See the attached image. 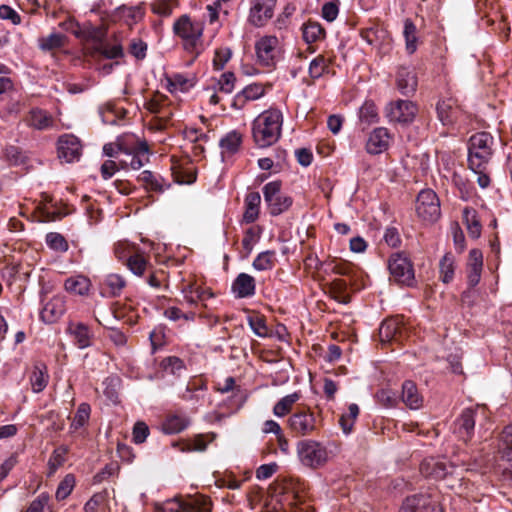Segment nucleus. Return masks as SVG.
I'll use <instances>...</instances> for the list:
<instances>
[{
	"mask_svg": "<svg viewBox=\"0 0 512 512\" xmlns=\"http://www.w3.org/2000/svg\"><path fill=\"white\" fill-rule=\"evenodd\" d=\"M359 414V407L357 404H350L348 412L341 415L339 424L345 434H349L354 426V422Z\"/></svg>",
	"mask_w": 512,
	"mask_h": 512,
	"instance_id": "48",
	"label": "nucleus"
},
{
	"mask_svg": "<svg viewBox=\"0 0 512 512\" xmlns=\"http://www.w3.org/2000/svg\"><path fill=\"white\" fill-rule=\"evenodd\" d=\"M168 82L169 86L171 87L170 91L178 89L180 91H186L194 85L192 79H189L185 75L179 73L173 74L168 79Z\"/></svg>",
	"mask_w": 512,
	"mask_h": 512,
	"instance_id": "58",
	"label": "nucleus"
},
{
	"mask_svg": "<svg viewBox=\"0 0 512 512\" xmlns=\"http://www.w3.org/2000/svg\"><path fill=\"white\" fill-rule=\"evenodd\" d=\"M167 97L159 92L154 93L152 98L146 102V109L154 114H162L167 104Z\"/></svg>",
	"mask_w": 512,
	"mask_h": 512,
	"instance_id": "57",
	"label": "nucleus"
},
{
	"mask_svg": "<svg viewBox=\"0 0 512 512\" xmlns=\"http://www.w3.org/2000/svg\"><path fill=\"white\" fill-rule=\"evenodd\" d=\"M138 182L148 191L162 192L164 191V180L157 174L149 170L142 171L138 178Z\"/></svg>",
	"mask_w": 512,
	"mask_h": 512,
	"instance_id": "39",
	"label": "nucleus"
},
{
	"mask_svg": "<svg viewBox=\"0 0 512 512\" xmlns=\"http://www.w3.org/2000/svg\"><path fill=\"white\" fill-rule=\"evenodd\" d=\"M332 55L320 54L314 58L309 65V74L313 79H318L321 76L329 73L330 65L333 62Z\"/></svg>",
	"mask_w": 512,
	"mask_h": 512,
	"instance_id": "32",
	"label": "nucleus"
},
{
	"mask_svg": "<svg viewBox=\"0 0 512 512\" xmlns=\"http://www.w3.org/2000/svg\"><path fill=\"white\" fill-rule=\"evenodd\" d=\"M451 468L446 462L434 458L425 459L420 464V472L425 477L434 479H444L451 472Z\"/></svg>",
	"mask_w": 512,
	"mask_h": 512,
	"instance_id": "23",
	"label": "nucleus"
},
{
	"mask_svg": "<svg viewBox=\"0 0 512 512\" xmlns=\"http://www.w3.org/2000/svg\"><path fill=\"white\" fill-rule=\"evenodd\" d=\"M76 484V479L73 474H67L65 477L60 481L56 493L55 498L58 501L65 500L73 491Z\"/></svg>",
	"mask_w": 512,
	"mask_h": 512,
	"instance_id": "49",
	"label": "nucleus"
},
{
	"mask_svg": "<svg viewBox=\"0 0 512 512\" xmlns=\"http://www.w3.org/2000/svg\"><path fill=\"white\" fill-rule=\"evenodd\" d=\"M211 510L210 498L202 494H195L167 501L161 512H211Z\"/></svg>",
	"mask_w": 512,
	"mask_h": 512,
	"instance_id": "8",
	"label": "nucleus"
},
{
	"mask_svg": "<svg viewBox=\"0 0 512 512\" xmlns=\"http://www.w3.org/2000/svg\"><path fill=\"white\" fill-rule=\"evenodd\" d=\"M150 149L146 141H138L133 146V157L130 162H125L126 166L133 170H138L149 161Z\"/></svg>",
	"mask_w": 512,
	"mask_h": 512,
	"instance_id": "30",
	"label": "nucleus"
},
{
	"mask_svg": "<svg viewBox=\"0 0 512 512\" xmlns=\"http://www.w3.org/2000/svg\"><path fill=\"white\" fill-rule=\"evenodd\" d=\"M248 323L253 332L259 337H268L269 328L266 325V320L263 316L256 314L248 318Z\"/></svg>",
	"mask_w": 512,
	"mask_h": 512,
	"instance_id": "56",
	"label": "nucleus"
},
{
	"mask_svg": "<svg viewBox=\"0 0 512 512\" xmlns=\"http://www.w3.org/2000/svg\"><path fill=\"white\" fill-rule=\"evenodd\" d=\"M437 113L444 125H451L457 122L462 116V110L457 101L453 98L444 99L437 104Z\"/></svg>",
	"mask_w": 512,
	"mask_h": 512,
	"instance_id": "20",
	"label": "nucleus"
},
{
	"mask_svg": "<svg viewBox=\"0 0 512 512\" xmlns=\"http://www.w3.org/2000/svg\"><path fill=\"white\" fill-rule=\"evenodd\" d=\"M264 200L268 204L269 212L273 216L287 211L292 205V198L281 193V183L273 181L263 187Z\"/></svg>",
	"mask_w": 512,
	"mask_h": 512,
	"instance_id": "9",
	"label": "nucleus"
},
{
	"mask_svg": "<svg viewBox=\"0 0 512 512\" xmlns=\"http://www.w3.org/2000/svg\"><path fill=\"white\" fill-rule=\"evenodd\" d=\"M232 51L228 47H221L215 50L213 58V67L215 70H222L226 63L231 59Z\"/></svg>",
	"mask_w": 512,
	"mask_h": 512,
	"instance_id": "60",
	"label": "nucleus"
},
{
	"mask_svg": "<svg viewBox=\"0 0 512 512\" xmlns=\"http://www.w3.org/2000/svg\"><path fill=\"white\" fill-rule=\"evenodd\" d=\"M297 455L304 466L312 469L323 467L330 458L327 448L321 442L312 439L298 442Z\"/></svg>",
	"mask_w": 512,
	"mask_h": 512,
	"instance_id": "5",
	"label": "nucleus"
},
{
	"mask_svg": "<svg viewBox=\"0 0 512 512\" xmlns=\"http://www.w3.org/2000/svg\"><path fill=\"white\" fill-rule=\"evenodd\" d=\"M66 332L72 337L73 343L79 349H85L92 345L93 333L86 324L71 321L68 323Z\"/></svg>",
	"mask_w": 512,
	"mask_h": 512,
	"instance_id": "17",
	"label": "nucleus"
},
{
	"mask_svg": "<svg viewBox=\"0 0 512 512\" xmlns=\"http://www.w3.org/2000/svg\"><path fill=\"white\" fill-rule=\"evenodd\" d=\"M455 261L451 253H446L439 263L440 279L444 283H449L454 277Z\"/></svg>",
	"mask_w": 512,
	"mask_h": 512,
	"instance_id": "44",
	"label": "nucleus"
},
{
	"mask_svg": "<svg viewBox=\"0 0 512 512\" xmlns=\"http://www.w3.org/2000/svg\"><path fill=\"white\" fill-rule=\"evenodd\" d=\"M283 115L278 109H269L258 115L252 125V136L258 147L276 143L281 136Z\"/></svg>",
	"mask_w": 512,
	"mask_h": 512,
	"instance_id": "1",
	"label": "nucleus"
},
{
	"mask_svg": "<svg viewBox=\"0 0 512 512\" xmlns=\"http://www.w3.org/2000/svg\"><path fill=\"white\" fill-rule=\"evenodd\" d=\"M92 286L90 278L82 274L70 276L64 281V290L67 293L81 297L89 296Z\"/></svg>",
	"mask_w": 512,
	"mask_h": 512,
	"instance_id": "21",
	"label": "nucleus"
},
{
	"mask_svg": "<svg viewBox=\"0 0 512 512\" xmlns=\"http://www.w3.org/2000/svg\"><path fill=\"white\" fill-rule=\"evenodd\" d=\"M402 401L410 409H419L423 404V397L418 392L414 382L405 381L402 385Z\"/></svg>",
	"mask_w": 512,
	"mask_h": 512,
	"instance_id": "29",
	"label": "nucleus"
},
{
	"mask_svg": "<svg viewBox=\"0 0 512 512\" xmlns=\"http://www.w3.org/2000/svg\"><path fill=\"white\" fill-rule=\"evenodd\" d=\"M125 287V279L119 274L111 273L105 277L101 284V294L103 296L117 297Z\"/></svg>",
	"mask_w": 512,
	"mask_h": 512,
	"instance_id": "28",
	"label": "nucleus"
},
{
	"mask_svg": "<svg viewBox=\"0 0 512 512\" xmlns=\"http://www.w3.org/2000/svg\"><path fill=\"white\" fill-rule=\"evenodd\" d=\"M50 496L48 493L39 494L27 507L24 512H44L48 506Z\"/></svg>",
	"mask_w": 512,
	"mask_h": 512,
	"instance_id": "64",
	"label": "nucleus"
},
{
	"mask_svg": "<svg viewBox=\"0 0 512 512\" xmlns=\"http://www.w3.org/2000/svg\"><path fill=\"white\" fill-rule=\"evenodd\" d=\"M261 197L258 192H250L245 197V212L243 221L245 223H253L259 216V206Z\"/></svg>",
	"mask_w": 512,
	"mask_h": 512,
	"instance_id": "34",
	"label": "nucleus"
},
{
	"mask_svg": "<svg viewBox=\"0 0 512 512\" xmlns=\"http://www.w3.org/2000/svg\"><path fill=\"white\" fill-rule=\"evenodd\" d=\"M403 35L407 52L413 54L417 50V28L410 19L404 21Z\"/></svg>",
	"mask_w": 512,
	"mask_h": 512,
	"instance_id": "45",
	"label": "nucleus"
},
{
	"mask_svg": "<svg viewBox=\"0 0 512 512\" xmlns=\"http://www.w3.org/2000/svg\"><path fill=\"white\" fill-rule=\"evenodd\" d=\"M303 39L306 43L311 44L325 39L326 32L322 25L318 22L308 21L302 27Z\"/></svg>",
	"mask_w": 512,
	"mask_h": 512,
	"instance_id": "38",
	"label": "nucleus"
},
{
	"mask_svg": "<svg viewBox=\"0 0 512 512\" xmlns=\"http://www.w3.org/2000/svg\"><path fill=\"white\" fill-rule=\"evenodd\" d=\"M483 268V254L479 249L469 252L467 263V279L470 287H475L480 279Z\"/></svg>",
	"mask_w": 512,
	"mask_h": 512,
	"instance_id": "22",
	"label": "nucleus"
},
{
	"mask_svg": "<svg viewBox=\"0 0 512 512\" xmlns=\"http://www.w3.org/2000/svg\"><path fill=\"white\" fill-rule=\"evenodd\" d=\"M277 0H252L248 22L255 27H264L273 17Z\"/></svg>",
	"mask_w": 512,
	"mask_h": 512,
	"instance_id": "12",
	"label": "nucleus"
},
{
	"mask_svg": "<svg viewBox=\"0 0 512 512\" xmlns=\"http://www.w3.org/2000/svg\"><path fill=\"white\" fill-rule=\"evenodd\" d=\"M47 245L57 251H66L68 249V243L65 238L59 233H48L46 235Z\"/></svg>",
	"mask_w": 512,
	"mask_h": 512,
	"instance_id": "63",
	"label": "nucleus"
},
{
	"mask_svg": "<svg viewBox=\"0 0 512 512\" xmlns=\"http://www.w3.org/2000/svg\"><path fill=\"white\" fill-rule=\"evenodd\" d=\"M415 211L418 218L426 223H434L441 216L440 201L431 189L419 192L415 201Z\"/></svg>",
	"mask_w": 512,
	"mask_h": 512,
	"instance_id": "7",
	"label": "nucleus"
},
{
	"mask_svg": "<svg viewBox=\"0 0 512 512\" xmlns=\"http://www.w3.org/2000/svg\"><path fill=\"white\" fill-rule=\"evenodd\" d=\"M257 63L272 70L275 68L281 56L279 39L274 35H264L255 42Z\"/></svg>",
	"mask_w": 512,
	"mask_h": 512,
	"instance_id": "6",
	"label": "nucleus"
},
{
	"mask_svg": "<svg viewBox=\"0 0 512 512\" xmlns=\"http://www.w3.org/2000/svg\"><path fill=\"white\" fill-rule=\"evenodd\" d=\"M300 393L294 392L282 397L273 407V414L277 417H285L288 415L294 404L300 399Z\"/></svg>",
	"mask_w": 512,
	"mask_h": 512,
	"instance_id": "40",
	"label": "nucleus"
},
{
	"mask_svg": "<svg viewBox=\"0 0 512 512\" xmlns=\"http://www.w3.org/2000/svg\"><path fill=\"white\" fill-rule=\"evenodd\" d=\"M66 36L61 33H51L48 36L39 38V47L43 51H51L64 46Z\"/></svg>",
	"mask_w": 512,
	"mask_h": 512,
	"instance_id": "46",
	"label": "nucleus"
},
{
	"mask_svg": "<svg viewBox=\"0 0 512 512\" xmlns=\"http://www.w3.org/2000/svg\"><path fill=\"white\" fill-rule=\"evenodd\" d=\"M487 420L488 411L485 406L476 405L465 408L454 421L453 433L459 440L468 443L474 436L476 424L478 423L481 427Z\"/></svg>",
	"mask_w": 512,
	"mask_h": 512,
	"instance_id": "3",
	"label": "nucleus"
},
{
	"mask_svg": "<svg viewBox=\"0 0 512 512\" xmlns=\"http://www.w3.org/2000/svg\"><path fill=\"white\" fill-rule=\"evenodd\" d=\"M242 143V134L236 130L227 133L220 141L223 152L234 154Z\"/></svg>",
	"mask_w": 512,
	"mask_h": 512,
	"instance_id": "43",
	"label": "nucleus"
},
{
	"mask_svg": "<svg viewBox=\"0 0 512 512\" xmlns=\"http://www.w3.org/2000/svg\"><path fill=\"white\" fill-rule=\"evenodd\" d=\"M396 83L397 88L402 94L408 95L413 93L418 83L414 70L410 67L401 66L397 71Z\"/></svg>",
	"mask_w": 512,
	"mask_h": 512,
	"instance_id": "24",
	"label": "nucleus"
},
{
	"mask_svg": "<svg viewBox=\"0 0 512 512\" xmlns=\"http://www.w3.org/2000/svg\"><path fill=\"white\" fill-rule=\"evenodd\" d=\"M288 426L297 436H307L317 430V421L313 412L302 410L288 418Z\"/></svg>",
	"mask_w": 512,
	"mask_h": 512,
	"instance_id": "14",
	"label": "nucleus"
},
{
	"mask_svg": "<svg viewBox=\"0 0 512 512\" xmlns=\"http://www.w3.org/2000/svg\"><path fill=\"white\" fill-rule=\"evenodd\" d=\"M407 333L402 319L399 317H392L384 320L379 328L380 342L385 345L389 343H401Z\"/></svg>",
	"mask_w": 512,
	"mask_h": 512,
	"instance_id": "13",
	"label": "nucleus"
},
{
	"mask_svg": "<svg viewBox=\"0 0 512 512\" xmlns=\"http://www.w3.org/2000/svg\"><path fill=\"white\" fill-rule=\"evenodd\" d=\"M58 157L66 163L78 161L82 155V144L73 134H64L57 141Z\"/></svg>",
	"mask_w": 512,
	"mask_h": 512,
	"instance_id": "15",
	"label": "nucleus"
},
{
	"mask_svg": "<svg viewBox=\"0 0 512 512\" xmlns=\"http://www.w3.org/2000/svg\"><path fill=\"white\" fill-rule=\"evenodd\" d=\"M125 264L127 268L137 276H142L150 265L149 257L145 256L140 250L128 258Z\"/></svg>",
	"mask_w": 512,
	"mask_h": 512,
	"instance_id": "42",
	"label": "nucleus"
},
{
	"mask_svg": "<svg viewBox=\"0 0 512 512\" xmlns=\"http://www.w3.org/2000/svg\"><path fill=\"white\" fill-rule=\"evenodd\" d=\"M276 264V254L274 251L267 250L258 254L254 259L252 266L258 271L271 270Z\"/></svg>",
	"mask_w": 512,
	"mask_h": 512,
	"instance_id": "47",
	"label": "nucleus"
},
{
	"mask_svg": "<svg viewBox=\"0 0 512 512\" xmlns=\"http://www.w3.org/2000/svg\"><path fill=\"white\" fill-rule=\"evenodd\" d=\"M255 289V279L247 273H240L232 284V291L238 298L253 296L255 294Z\"/></svg>",
	"mask_w": 512,
	"mask_h": 512,
	"instance_id": "27",
	"label": "nucleus"
},
{
	"mask_svg": "<svg viewBox=\"0 0 512 512\" xmlns=\"http://www.w3.org/2000/svg\"><path fill=\"white\" fill-rule=\"evenodd\" d=\"M185 300L191 304H197L199 301H204L213 297V293L208 288H203L196 283H189L182 289Z\"/></svg>",
	"mask_w": 512,
	"mask_h": 512,
	"instance_id": "31",
	"label": "nucleus"
},
{
	"mask_svg": "<svg viewBox=\"0 0 512 512\" xmlns=\"http://www.w3.org/2000/svg\"><path fill=\"white\" fill-rule=\"evenodd\" d=\"M499 447L502 457L507 461H512V423L504 428Z\"/></svg>",
	"mask_w": 512,
	"mask_h": 512,
	"instance_id": "51",
	"label": "nucleus"
},
{
	"mask_svg": "<svg viewBox=\"0 0 512 512\" xmlns=\"http://www.w3.org/2000/svg\"><path fill=\"white\" fill-rule=\"evenodd\" d=\"M346 291L347 282L345 280L336 278L330 283V293L338 302L347 303L349 301Z\"/></svg>",
	"mask_w": 512,
	"mask_h": 512,
	"instance_id": "53",
	"label": "nucleus"
},
{
	"mask_svg": "<svg viewBox=\"0 0 512 512\" xmlns=\"http://www.w3.org/2000/svg\"><path fill=\"white\" fill-rule=\"evenodd\" d=\"M494 138L488 132H479L470 137L468 164L470 169L487 168L494 152Z\"/></svg>",
	"mask_w": 512,
	"mask_h": 512,
	"instance_id": "4",
	"label": "nucleus"
},
{
	"mask_svg": "<svg viewBox=\"0 0 512 512\" xmlns=\"http://www.w3.org/2000/svg\"><path fill=\"white\" fill-rule=\"evenodd\" d=\"M328 269L337 275L351 276L354 272V267L351 263L346 261H331L328 263Z\"/></svg>",
	"mask_w": 512,
	"mask_h": 512,
	"instance_id": "62",
	"label": "nucleus"
},
{
	"mask_svg": "<svg viewBox=\"0 0 512 512\" xmlns=\"http://www.w3.org/2000/svg\"><path fill=\"white\" fill-rule=\"evenodd\" d=\"M435 502L436 499L430 494H415L405 498L399 508V512H428Z\"/></svg>",
	"mask_w": 512,
	"mask_h": 512,
	"instance_id": "18",
	"label": "nucleus"
},
{
	"mask_svg": "<svg viewBox=\"0 0 512 512\" xmlns=\"http://www.w3.org/2000/svg\"><path fill=\"white\" fill-rule=\"evenodd\" d=\"M261 229L258 226H253L247 229L242 239V246L246 250L247 254H250L253 250L254 244L260 237Z\"/></svg>",
	"mask_w": 512,
	"mask_h": 512,
	"instance_id": "59",
	"label": "nucleus"
},
{
	"mask_svg": "<svg viewBox=\"0 0 512 512\" xmlns=\"http://www.w3.org/2000/svg\"><path fill=\"white\" fill-rule=\"evenodd\" d=\"M203 31L204 24L200 21H193L188 15L180 16L173 25V32L182 39L184 49L196 56L203 49Z\"/></svg>",
	"mask_w": 512,
	"mask_h": 512,
	"instance_id": "2",
	"label": "nucleus"
},
{
	"mask_svg": "<svg viewBox=\"0 0 512 512\" xmlns=\"http://www.w3.org/2000/svg\"><path fill=\"white\" fill-rule=\"evenodd\" d=\"M171 171L174 180L179 184H191L196 180L195 170L188 163L184 166L181 163L174 162Z\"/></svg>",
	"mask_w": 512,
	"mask_h": 512,
	"instance_id": "35",
	"label": "nucleus"
},
{
	"mask_svg": "<svg viewBox=\"0 0 512 512\" xmlns=\"http://www.w3.org/2000/svg\"><path fill=\"white\" fill-rule=\"evenodd\" d=\"M90 412V405L87 403H81L77 408L75 416L70 425V429L72 431H77L78 429L82 428L88 422Z\"/></svg>",
	"mask_w": 512,
	"mask_h": 512,
	"instance_id": "50",
	"label": "nucleus"
},
{
	"mask_svg": "<svg viewBox=\"0 0 512 512\" xmlns=\"http://www.w3.org/2000/svg\"><path fill=\"white\" fill-rule=\"evenodd\" d=\"M190 421L187 417L182 415H169L162 423V431L165 434H177L186 429Z\"/></svg>",
	"mask_w": 512,
	"mask_h": 512,
	"instance_id": "36",
	"label": "nucleus"
},
{
	"mask_svg": "<svg viewBox=\"0 0 512 512\" xmlns=\"http://www.w3.org/2000/svg\"><path fill=\"white\" fill-rule=\"evenodd\" d=\"M26 124L36 130H46L54 125V119L50 113L40 108H32L26 116Z\"/></svg>",
	"mask_w": 512,
	"mask_h": 512,
	"instance_id": "25",
	"label": "nucleus"
},
{
	"mask_svg": "<svg viewBox=\"0 0 512 512\" xmlns=\"http://www.w3.org/2000/svg\"><path fill=\"white\" fill-rule=\"evenodd\" d=\"M67 453L68 449L65 446H60L52 452L48 460L50 474L55 473L56 470L65 463Z\"/></svg>",
	"mask_w": 512,
	"mask_h": 512,
	"instance_id": "55",
	"label": "nucleus"
},
{
	"mask_svg": "<svg viewBox=\"0 0 512 512\" xmlns=\"http://www.w3.org/2000/svg\"><path fill=\"white\" fill-rule=\"evenodd\" d=\"M418 113V107L409 100H397L390 102L385 108V115L390 122L402 125L414 121Z\"/></svg>",
	"mask_w": 512,
	"mask_h": 512,
	"instance_id": "10",
	"label": "nucleus"
},
{
	"mask_svg": "<svg viewBox=\"0 0 512 512\" xmlns=\"http://www.w3.org/2000/svg\"><path fill=\"white\" fill-rule=\"evenodd\" d=\"M276 492L282 495V499L280 500L282 505H287L292 508L302 502V496L299 495L296 490V482L293 480H285L278 484Z\"/></svg>",
	"mask_w": 512,
	"mask_h": 512,
	"instance_id": "26",
	"label": "nucleus"
},
{
	"mask_svg": "<svg viewBox=\"0 0 512 512\" xmlns=\"http://www.w3.org/2000/svg\"><path fill=\"white\" fill-rule=\"evenodd\" d=\"M392 141V135L385 127L375 128L368 136L366 151L369 154L377 155L386 151Z\"/></svg>",
	"mask_w": 512,
	"mask_h": 512,
	"instance_id": "16",
	"label": "nucleus"
},
{
	"mask_svg": "<svg viewBox=\"0 0 512 512\" xmlns=\"http://www.w3.org/2000/svg\"><path fill=\"white\" fill-rule=\"evenodd\" d=\"M49 381V375L46 365L37 364L33 367L30 375V384L34 393L42 392Z\"/></svg>",
	"mask_w": 512,
	"mask_h": 512,
	"instance_id": "33",
	"label": "nucleus"
},
{
	"mask_svg": "<svg viewBox=\"0 0 512 512\" xmlns=\"http://www.w3.org/2000/svg\"><path fill=\"white\" fill-rule=\"evenodd\" d=\"M463 220L470 237L477 239L481 235L482 226L475 209L466 207L463 210Z\"/></svg>",
	"mask_w": 512,
	"mask_h": 512,
	"instance_id": "37",
	"label": "nucleus"
},
{
	"mask_svg": "<svg viewBox=\"0 0 512 512\" xmlns=\"http://www.w3.org/2000/svg\"><path fill=\"white\" fill-rule=\"evenodd\" d=\"M360 122L370 126L379 122L380 117L376 104L371 100H366L359 110Z\"/></svg>",
	"mask_w": 512,
	"mask_h": 512,
	"instance_id": "41",
	"label": "nucleus"
},
{
	"mask_svg": "<svg viewBox=\"0 0 512 512\" xmlns=\"http://www.w3.org/2000/svg\"><path fill=\"white\" fill-rule=\"evenodd\" d=\"M120 16L126 21L127 25L131 26L143 17V12L140 7H121L119 9Z\"/></svg>",
	"mask_w": 512,
	"mask_h": 512,
	"instance_id": "61",
	"label": "nucleus"
},
{
	"mask_svg": "<svg viewBox=\"0 0 512 512\" xmlns=\"http://www.w3.org/2000/svg\"><path fill=\"white\" fill-rule=\"evenodd\" d=\"M139 250L140 249L132 243L120 241L115 245L114 253L118 260L125 261L126 263L128 258L133 256Z\"/></svg>",
	"mask_w": 512,
	"mask_h": 512,
	"instance_id": "54",
	"label": "nucleus"
},
{
	"mask_svg": "<svg viewBox=\"0 0 512 512\" xmlns=\"http://www.w3.org/2000/svg\"><path fill=\"white\" fill-rule=\"evenodd\" d=\"M161 368L172 375L180 376L182 371L186 369L184 361L175 356L164 358L160 363Z\"/></svg>",
	"mask_w": 512,
	"mask_h": 512,
	"instance_id": "52",
	"label": "nucleus"
},
{
	"mask_svg": "<svg viewBox=\"0 0 512 512\" xmlns=\"http://www.w3.org/2000/svg\"><path fill=\"white\" fill-rule=\"evenodd\" d=\"M392 278L401 284H410L414 278V270L410 260L402 253L393 254L388 263Z\"/></svg>",
	"mask_w": 512,
	"mask_h": 512,
	"instance_id": "11",
	"label": "nucleus"
},
{
	"mask_svg": "<svg viewBox=\"0 0 512 512\" xmlns=\"http://www.w3.org/2000/svg\"><path fill=\"white\" fill-rule=\"evenodd\" d=\"M65 310L66 307L64 297L55 295L44 304L40 312V318L45 323H55L63 316Z\"/></svg>",
	"mask_w": 512,
	"mask_h": 512,
	"instance_id": "19",
	"label": "nucleus"
}]
</instances>
